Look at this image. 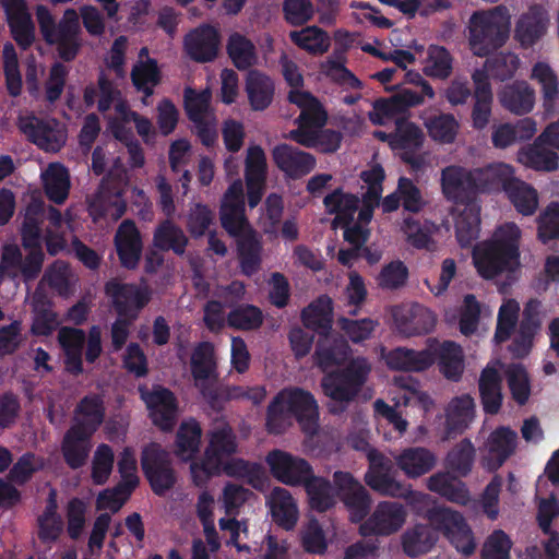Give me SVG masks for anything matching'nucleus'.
Here are the masks:
<instances>
[{
  "mask_svg": "<svg viewBox=\"0 0 559 559\" xmlns=\"http://www.w3.org/2000/svg\"><path fill=\"white\" fill-rule=\"evenodd\" d=\"M518 445V433L509 427H498L483 447L480 464L487 471L498 469L514 452Z\"/></svg>",
  "mask_w": 559,
  "mask_h": 559,
  "instance_id": "aec40b11",
  "label": "nucleus"
},
{
  "mask_svg": "<svg viewBox=\"0 0 559 559\" xmlns=\"http://www.w3.org/2000/svg\"><path fill=\"white\" fill-rule=\"evenodd\" d=\"M84 340L82 330L64 326L58 333V341L67 356V368L75 373L82 371L81 356Z\"/></svg>",
  "mask_w": 559,
  "mask_h": 559,
  "instance_id": "4d7b16f0",
  "label": "nucleus"
},
{
  "mask_svg": "<svg viewBox=\"0 0 559 559\" xmlns=\"http://www.w3.org/2000/svg\"><path fill=\"white\" fill-rule=\"evenodd\" d=\"M3 7L5 8L14 39L26 48L34 39V25L27 12L25 1L10 0Z\"/></svg>",
  "mask_w": 559,
  "mask_h": 559,
  "instance_id": "f704fd0d",
  "label": "nucleus"
},
{
  "mask_svg": "<svg viewBox=\"0 0 559 559\" xmlns=\"http://www.w3.org/2000/svg\"><path fill=\"white\" fill-rule=\"evenodd\" d=\"M396 466L408 478H418L435 468L438 459L424 447L406 448L394 456Z\"/></svg>",
  "mask_w": 559,
  "mask_h": 559,
  "instance_id": "bb28decb",
  "label": "nucleus"
},
{
  "mask_svg": "<svg viewBox=\"0 0 559 559\" xmlns=\"http://www.w3.org/2000/svg\"><path fill=\"white\" fill-rule=\"evenodd\" d=\"M475 401L469 394L452 397L444 406V427L440 433L442 441H449L463 433L474 421Z\"/></svg>",
  "mask_w": 559,
  "mask_h": 559,
  "instance_id": "412c9836",
  "label": "nucleus"
},
{
  "mask_svg": "<svg viewBox=\"0 0 559 559\" xmlns=\"http://www.w3.org/2000/svg\"><path fill=\"white\" fill-rule=\"evenodd\" d=\"M106 293L121 317L134 319L151 298L150 290L144 286L123 284L111 280L106 284Z\"/></svg>",
  "mask_w": 559,
  "mask_h": 559,
  "instance_id": "4be33fe9",
  "label": "nucleus"
},
{
  "mask_svg": "<svg viewBox=\"0 0 559 559\" xmlns=\"http://www.w3.org/2000/svg\"><path fill=\"white\" fill-rule=\"evenodd\" d=\"M41 179L49 200L57 204L63 203L70 189V178L67 169L59 163H52L41 174Z\"/></svg>",
  "mask_w": 559,
  "mask_h": 559,
  "instance_id": "5fc2aeb1",
  "label": "nucleus"
},
{
  "mask_svg": "<svg viewBox=\"0 0 559 559\" xmlns=\"http://www.w3.org/2000/svg\"><path fill=\"white\" fill-rule=\"evenodd\" d=\"M333 483L340 499L349 513L350 521L358 523L366 520L371 506L368 490L348 472H335Z\"/></svg>",
  "mask_w": 559,
  "mask_h": 559,
  "instance_id": "4468645a",
  "label": "nucleus"
},
{
  "mask_svg": "<svg viewBox=\"0 0 559 559\" xmlns=\"http://www.w3.org/2000/svg\"><path fill=\"white\" fill-rule=\"evenodd\" d=\"M369 469L365 475L366 484L374 491L389 497H405L408 487L392 475V462L376 450L368 451Z\"/></svg>",
  "mask_w": 559,
  "mask_h": 559,
  "instance_id": "f3484780",
  "label": "nucleus"
},
{
  "mask_svg": "<svg viewBox=\"0 0 559 559\" xmlns=\"http://www.w3.org/2000/svg\"><path fill=\"white\" fill-rule=\"evenodd\" d=\"M392 385L400 391L401 395L395 396V406H408L416 404L425 412H429L435 403L430 395L420 390L419 382L411 376H396L392 379Z\"/></svg>",
  "mask_w": 559,
  "mask_h": 559,
  "instance_id": "79ce46f5",
  "label": "nucleus"
},
{
  "mask_svg": "<svg viewBox=\"0 0 559 559\" xmlns=\"http://www.w3.org/2000/svg\"><path fill=\"white\" fill-rule=\"evenodd\" d=\"M508 197L516 211L523 215H532L538 206L537 191L524 181H510L506 188Z\"/></svg>",
  "mask_w": 559,
  "mask_h": 559,
  "instance_id": "69168bd1",
  "label": "nucleus"
},
{
  "mask_svg": "<svg viewBox=\"0 0 559 559\" xmlns=\"http://www.w3.org/2000/svg\"><path fill=\"white\" fill-rule=\"evenodd\" d=\"M45 217L44 202L33 199L25 209L21 234L24 248L40 247L41 224Z\"/></svg>",
  "mask_w": 559,
  "mask_h": 559,
  "instance_id": "de8ad7c7",
  "label": "nucleus"
},
{
  "mask_svg": "<svg viewBox=\"0 0 559 559\" xmlns=\"http://www.w3.org/2000/svg\"><path fill=\"white\" fill-rule=\"evenodd\" d=\"M202 430L199 424L193 420L183 421L176 435L174 453L183 462L195 461L200 451Z\"/></svg>",
  "mask_w": 559,
  "mask_h": 559,
  "instance_id": "a19ab883",
  "label": "nucleus"
},
{
  "mask_svg": "<svg viewBox=\"0 0 559 559\" xmlns=\"http://www.w3.org/2000/svg\"><path fill=\"white\" fill-rule=\"evenodd\" d=\"M361 179L368 185V190L358 212L359 223L347 226L344 231L345 240L355 248H360L368 239V230L362 227V224H368L371 221L373 209L379 205L383 191L381 183L384 179V171L381 166L376 165L362 171Z\"/></svg>",
  "mask_w": 559,
  "mask_h": 559,
  "instance_id": "9d476101",
  "label": "nucleus"
},
{
  "mask_svg": "<svg viewBox=\"0 0 559 559\" xmlns=\"http://www.w3.org/2000/svg\"><path fill=\"white\" fill-rule=\"evenodd\" d=\"M439 357L440 368L445 378L450 380H459L463 370V352L461 347L451 341L440 343L438 341L435 349V358Z\"/></svg>",
  "mask_w": 559,
  "mask_h": 559,
  "instance_id": "13d9d810",
  "label": "nucleus"
},
{
  "mask_svg": "<svg viewBox=\"0 0 559 559\" xmlns=\"http://www.w3.org/2000/svg\"><path fill=\"white\" fill-rule=\"evenodd\" d=\"M131 79L138 91L144 93L145 98L153 94V90L160 82V72L155 59L138 60L131 71Z\"/></svg>",
  "mask_w": 559,
  "mask_h": 559,
  "instance_id": "338daca9",
  "label": "nucleus"
},
{
  "mask_svg": "<svg viewBox=\"0 0 559 559\" xmlns=\"http://www.w3.org/2000/svg\"><path fill=\"white\" fill-rule=\"evenodd\" d=\"M153 243L160 250H173L177 254H182L188 238L179 226L166 219L155 228Z\"/></svg>",
  "mask_w": 559,
  "mask_h": 559,
  "instance_id": "052dcab7",
  "label": "nucleus"
},
{
  "mask_svg": "<svg viewBox=\"0 0 559 559\" xmlns=\"http://www.w3.org/2000/svg\"><path fill=\"white\" fill-rule=\"evenodd\" d=\"M214 347L210 343H202L194 348L191 356V371L195 385L204 396L212 394L214 382Z\"/></svg>",
  "mask_w": 559,
  "mask_h": 559,
  "instance_id": "cd10ccee",
  "label": "nucleus"
},
{
  "mask_svg": "<svg viewBox=\"0 0 559 559\" xmlns=\"http://www.w3.org/2000/svg\"><path fill=\"white\" fill-rule=\"evenodd\" d=\"M431 525L441 531L457 551L469 555L475 549L472 531L463 516L449 508H436L428 512Z\"/></svg>",
  "mask_w": 559,
  "mask_h": 559,
  "instance_id": "f8f14e48",
  "label": "nucleus"
},
{
  "mask_svg": "<svg viewBox=\"0 0 559 559\" xmlns=\"http://www.w3.org/2000/svg\"><path fill=\"white\" fill-rule=\"evenodd\" d=\"M221 222L225 230L238 238V250L242 272L251 275L261 263V242L245 216L243 186L235 180L224 194L221 204Z\"/></svg>",
  "mask_w": 559,
  "mask_h": 559,
  "instance_id": "f257e3e1",
  "label": "nucleus"
},
{
  "mask_svg": "<svg viewBox=\"0 0 559 559\" xmlns=\"http://www.w3.org/2000/svg\"><path fill=\"white\" fill-rule=\"evenodd\" d=\"M227 51L233 63L245 70L257 63L258 56L252 41L239 33H234L227 41Z\"/></svg>",
  "mask_w": 559,
  "mask_h": 559,
  "instance_id": "774afa93",
  "label": "nucleus"
},
{
  "mask_svg": "<svg viewBox=\"0 0 559 559\" xmlns=\"http://www.w3.org/2000/svg\"><path fill=\"white\" fill-rule=\"evenodd\" d=\"M115 245L121 264L128 269H134L142 253V240L140 231L132 221H123L117 229Z\"/></svg>",
  "mask_w": 559,
  "mask_h": 559,
  "instance_id": "a878e982",
  "label": "nucleus"
},
{
  "mask_svg": "<svg viewBox=\"0 0 559 559\" xmlns=\"http://www.w3.org/2000/svg\"><path fill=\"white\" fill-rule=\"evenodd\" d=\"M267 503L273 520L284 527L292 530L298 522L299 510L292 493L282 487H275L267 497Z\"/></svg>",
  "mask_w": 559,
  "mask_h": 559,
  "instance_id": "473e14b6",
  "label": "nucleus"
},
{
  "mask_svg": "<svg viewBox=\"0 0 559 559\" xmlns=\"http://www.w3.org/2000/svg\"><path fill=\"white\" fill-rule=\"evenodd\" d=\"M214 497L210 495L207 491H202L198 497L195 503V511L199 520L203 525L204 535L212 551H216L221 546L219 538L214 524Z\"/></svg>",
  "mask_w": 559,
  "mask_h": 559,
  "instance_id": "0e129e2a",
  "label": "nucleus"
},
{
  "mask_svg": "<svg viewBox=\"0 0 559 559\" xmlns=\"http://www.w3.org/2000/svg\"><path fill=\"white\" fill-rule=\"evenodd\" d=\"M512 177L513 168L504 163H493L472 170L475 191L495 189L500 186L507 188L508 183L512 181Z\"/></svg>",
  "mask_w": 559,
  "mask_h": 559,
  "instance_id": "a18cd8bd",
  "label": "nucleus"
},
{
  "mask_svg": "<svg viewBox=\"0 0 559 559\" xmlns=\"http://www.w3.org/2000/svg\"><path fill=\"white\" fill-rule=\"evenodd\" d=\"M276 166L292 178H300L316 167V158L307 152L288 144H280L272 151Z\"/></svg>",
  "mask_w": 559,
  "mask_h": 559,
  "instance_id": "b1692460",
  "label": "nucleus"
},
{
  "mask_svg": "<svg viewBox=\"0 0 559 559\" xmlns=\"http://www.w3.org/2000/svg\"><path fill=\"white\" fill-rule=\"evenodd\" d=\"M437 542V534L431 527L423 524L415 525L402 535L404 552L409 557H418L432 549Z\"/></svg>",
  "mask_w": 559,
  "mask_h": 559,
  "instance_id": "864d4df0",
  "label": "nucleus"
},
{
  "mask_svg": "<svg viewBox=\"0 0 559 559\" xmlns=\"http://www.w3.org/2000/svg\"><path fill=\"white\" fill-rule=\"evenodd\" d=\"M429 138L439 144H452L460 132V122L454 115L425 109L419 115Z\"/></svg>",
  "mask_w": 559,
  "mask_h": 559,
  "instance_id": "393cba45",
  "label": "nucleus"
},
{
  "mask_svg": "<svg viewBox=\"0 0 559 559\" xmlns=\"http://www.w3.org/2000/svg\"><path fill=\"white\" fill-rule=\"evenodd\" d=\"M17 127L29 141L46 152H58L67 141L66 128L56 119L20 116Z\"/></svg>",
  "mask_w": 559,
  "mask_h": 559,
  "instance_id": "9b49d317",
  "label": "nucleus"
},
{
  "mask_svg": "<svg viewBox=\"0 0 559 559\" xmlns=\"http://www.w3.org/2000/svg\"><path fill=\"white\" fill-rule=\"evenodd\" d=\"M531 79L540 86L544 106L550 110L559 95V83L555 71L548 63L540 61L533 66Z\"/></svg>",
  "mask_w": 559,
  "mask_h": 559,
  "instance_id": "e2e57ef3",
  "label": "nucleus"
},
{
  "mask_svg": "<svg viewBox=\"0 0 559 559\" xmlns=\"http://www.w3.org/2000/svg\"><path fill=\"white\" fill-rule=\"evenodd\" d=\"M392 317L396 330L405 336L429 333L437 323L436 314L418 304L396 306L392 309Z\"/></svg>",
  "mask_w": 559,
  "mask_h": 559,
  "instance_id": "6ab92c4d",
  "label": "nucleus"
},
{
  "mask_svg": "<svg viewBox=\"0 0 559 559\" xmlns=\"http://www.w3.org/2000/svg\"><path fill=\"white\" fill-rule=\"evenodd\" d=\"M91 436L72 427L66 433L62 442V454L71 468L75 469L85 464L90 453L88 440Z\"/></svg>",
  "mask_w": 559,
  "mask_h": 559,
  "instance_id": "09e8293b",
  "label": "nucleus"
},
{
  "mask_svg": "<svg viewBox=\"0 0 559 559\" xmlns=\"http://www.w3.org/2000/svg\"><path fill=\"white\" fill-rule=\"evenodd\" d=\"M475 84V104L472 110V121L475 129L486 128L491 115L492 93L487 74L475 71L472 75Z\"/></svg>",
  "mask_w": 559,
  "mask_h": 559,
  "instance_id": "4c0bfd02",
  "label": "nucleus"
},
{
  "mask_svg": "<svg viewBox=\"0 0 559 559\" xmlns=\"http://www.w3.org/2000/svg\"><path fill=\"white\" fill-rule=\"evenodd\" d=\"M516 159L523 166L538 171H554L559 164L557 153L547 147L538 138L532 145L521 148Z\"/></svg>",
  "mask_w": 559,
  "mask_h": 559,
  "instance_id": "58836bf2",
  "label": "nucleus"
},
{
  "mask_svg": "<svg viewBox=\"0 0 559 559\" xmlns=\"http://www.w3.org/2000/svg\"><path fill=\"white\" fill-rule=\"evenodd\" d=\"M36 16L45 39L49 44H56L60 57L70 61L74 59L80 47L79 35L81 32L79 14L73 9H67L58 24L44 5H38Z\"/></svg>",
  "mask_w": 559,
  "mask_h": 559,
  "instance_id": "0eeeda50",
  "label": "nucleus"
},
{
  "mask_svg": "<svg viewBox=\"0 0 559 559\" xmlns=\"http://www.w3.org/2000/svg\"><path fill=\"white\" fill-rule=\"evenodd\" d=\"M296 418L302 431L312 437L319 429V406L314 396L301 388L282 390L267 408L266 428L280 435L293 425Z\"/></svg>",
  "mask_w": 559,
  "mask_h": 559,
  "instance_id": "f03ea898",
  "label": "nucleus"
},
{
  "mask_svg": "<svg viewBox=\"0 0 559 559\" xmlns=\"http://www.w3.org/2000/svg\"><path fill=\"white\" fill-rule=\"evenodd\" d=\"M104 419L103 401L97 395L85 396L78 405L72 428L93 435Z\"/></svg>",
  "mask_w": 559,
  "mask_h": 559,
  "instance_id": "c03bdc74",
  "label": "nucleus"
},
{
  "mask_svg": "<svg viewBox=\"0 0 559 559\" xmlns=\"http://www.w3.org/2000/svg\"><path fill=\"white\" fill-rule=\"evenodd\" d=\"M236 436L225 421H217L209 432V443L204 454L190 464V475L195 486H204L213 476L219 474L222 461L236 453Z\"/></svg>",
  "mask_w": 559,
  "mask_h": 559,
  "instance_id": "423d86ee",
  "label": "nucleus"
},
{
  "mask_svg": "<svg viewBox=\"0 0 559 559\" xmlns=\"http://www.w3.org/2000/svg\"><path fill=\"white\" fill-rule=\"evenodd\" d=\"M547 24L548 16L544 7L538 4L532 5L519 19L514 36L523 47H530L545 34Z\"/></svg>",
  "mask_w": 559,
  "mask_h": 559,
  "instance_id": "c756f323",
  "label": "nucleus"
},
{
  "mask_svg": "<svg viewBox=\"0 0 559 559\" xmlns=\"http://www.w3.org/2000/svg\"><path fill=\"white\" fill-rule=\"evenodd\" d=\"M406 508L396 501H380L369 516L360 524L362 536H390L397 533L406 523Z\"/></svg>",
  "mask_w": 559,
  "mask_h": 559,
  "instance_id": "ddd939ff",
  "label": "nucleus"
},
{
  "mask_svg": "<svg viewBox=\"0 0 559 559\" xmlns=\"http://www.w3.org/2000/svg\"><path fill=\"white\" fill-rule=\"evenodd\" d=\"M126 201L120 190L109 191L104 186L90 203V213L94 221L100 217H107L115 222L119 219L126 211Z\"/></svg>",
  "mask_w": 559,
  "mask_h": 559,
  "instance_id": "37998d69",
  "label": "nucleus"
},
{
  "mask_svg": "<svg viewBox=\"0 0 559 559\" xmlns=\"http://www.w3.org/2000/svg\"><path fill=\"white\" fill-rule=\"evenodd\" d=\"M370 371L367 359H353L343 371L329 372L322 378V391L333 403L347 404L357 395Z\"/></svg>",
  "mask_w": 559,
  "mask_h": 559,
  "instance_id": "6e6552de",
  "label": "nucleus"
},
{
  "mask_svg": "<svg viewBox=\"0 0 559 559\" xmlns=\"http://www.w3.org/2000/svg\"><path fill=\"white\" fill-rule=\"evenodd\" d=\"M142 397L150 409V416L162 430H170L177 418V405L174 394L164 388H154L151 392H142Z\"/></svg>",
  "mask_w": 559,
  "mask_h": 559,
  "instance_id": "5701e85b",
  "label": "nucleus"
},
{
  "mask_svg": "<svg viewBox=\"0 0 559 559\" xmlns=\"http://www.w3.org/2000/svg\"><path fill=\"white\" fill-rule=\"evenodd\" d=\"M520 229L507 223L496 229L491 239L479 243L473 251L475 266L484 278L512 272L519 266Z\"/></svg>",
  "mask_w": 559,
  "mask_h": 559,
  "instance_id": "20e7f679",
  "label": "nucleus"
},
{
  "mask_svg": "<svg viewBox=\"0 0 559 559\" xmlns=\"http://www.w3.org/2000/svg\"><path fill=\"white\" fill-rule=\"evenodd\" d=\"M188 55L195 61L213 60L218 50V34L212 26L205 25L190 32L185 39Z\"/></svg>",
  "mask_w": 559,
  "mask_h": 559,
  "instance_id": "c85d7f7f",
  "label": "nucleus"
},
{
  "mask_svg": "<svg viewBox=\"0 0 559 559\" xmlns=\"http://www.w3.org/2000/svg\"><path fill=\"white\" fill-rule=\"evenodd\" d=\"M308 496V502L312 510L325 512L333 508L337 502V490L335 486L320 476L313 475L304 483Z\"/></svg>",
  "mask_w": 559,
  "mask_h": 559,
  "instance_id": "ea45409f",
  "label": "nucleus"
},
{
  "mask_svg": "<svg viewBox=\"0 0 559 559\" xmlns=\"http://www.w3.org/2000/svg\"><path fill=\"white\" fill-rule=\"evenodd\" d=\"M25 258L16 245H5L2 248L0 272L11 277L23 276L25 281L35 278L44 263L41 248L28 247Z\"/></svg>",
  "mask_w": 559,
  "mask_h": 559,
  "instance_id": "2eb2a0df",
  "label": "nucleus"
},
{
  "mask_svg": "<svg viewBox=\"0 0 559 559\" xmlns=\"http://www.w3.org/2000/svg\"><path fill=\"white\" fill-rule=\"evenodd\" d=\"M441 187L447 199L463 202L475 191L472 170L457 165L445 167L441 171Z\"/></svg>",
  "mask_w": 559,
  "mask_h": 559,
  "instance_id": "2f4dec72",
  "label": "nucleus"
},
{
  "mask_svg": "<svg viewBox=\"0 0 559 559\" xmlns=\"http://www.w3.org/2000/svg\"><path fill=\"white\" fill-rule=\"evenodd\" d=\"M246 93L252 110L260 111L266 109L274 97V82L266 74L252 70L246 79Z\"/></svg>",
  "mask_w": 559,
  "mask_h": 559,
  "instance_id": "c9c22d12",
  "label": "nucleus"
},
{
  "mask_svg": "<svg viewBox=\"0 0 559 559\" xmlns=\"http://www.w3.org/2000/svg\"><path fill=\"white\" fill-rule=\"evenodd\" d=\"M323 203L329 213L335 214L332 225L336 227L337 224L348 225L358 211L359 200L354 194L335 190L324 198Z\"/></svg>",
  "mask_w": 559,
  "mask_h": 559,
  "instance_id": "603ef678",
  "label": "nucleus"
},
{
  "mask_svg": "<svg viewBox=\"0 0 559 559\" xmlns=\"http://www.w3.org/2000/svg\"><path fill=\"white\" fill-rule=\"evenodd\" d=\"M37 534L43 543L56 542L63 531V522L57 513L56 491L50 490L44 512L37 519Z\"/></svg>",
  "mask_w": 559,
  "mask_h": 559,
  "instance_id": "3c124183",
  "label": "nucleus"
},
{
  "mask_svg": "<svg viewBox=\"0 0 559 559\" xmlns=\"http://www.w3.org/2000/svg\"><path fill=\"white\" fill-rule=\"evenodd\" d=\"M453 70V57L442 46L430 45L423 61V72L432 79L445 80Z\"/></svg>",
  "mask_w": 559,
  "mask_h": 559,
  "instance_id": "6e6d98bb",
  "label": "nucleus"
},
{
  "mask_svg": "<svg viewBox=\"0 0 559 559\" xmlns=\"http://www.w3.org/2000/svg\"><path fill=\"white\" fill-rule=\"evenodd\" d=\"M289 38L301 49L313 55L326 52L331 45L330 36L317 26H307L289 33Z\"/></svg>",
  "mask_w": 559,
  "mask_h": 559,
  "instance_id": "680f3d73",
  "label": "nucleus"
},
{
  "mask_svg": "<svg viewBox=\"0 0 559 559\" xmlns=\"http://www.w3.org/2000/svg\"><path fill=\"white\" fill-rule=\"evenodd\" d=\"M468 44L474 55L485 57L506 44L510 14L503 7L475 12L468 21Z\"/></svg>",
  "mask_w": 559,
  "mask_h": 559,
  "instance_id": "39448f33",
  "label": "nucleus"
},
{
  "mask_svg": "<svg viewBox=\"0 0 559 559\" xmlns=\"http://www.w3.org/2000/svg\"><path fill=\"white\" fill-rule=\"evenodd\" d=\"M78 281V275L69 264L58 260L45 271L39 284L46 283L58 295L67 297L73 294Z\"/></svg>",
  "mask_w": 559,
  "mask_h": 559,
  "instance_id": "8fccbe9b",
  "label": "nucleus"
},
{
  "mask_svg": "<svg viewBox=\"0 0 559 559\" xmlns=\"http://www.w3.org/2000/svg\"><path fill=\"white\" fill-rule=\"evenodd\" d=\"M498 98L502 107L514 115H525L533 110L536 100L535 90L525 81L506 85Z\"/></svg>",
  "mask_w": 559,
  "mask_h": 559,
  "instance_id": "7c9ffc66",
  "label": "nucleus"
},
{
  "mask_svg": "<svg viewBox=\"0 0 559 559\" xmlns=\"http://www.w3.org/2000/svg\"><path fill=\"white\" fill-rule=\"evenodd\" d=\"M455 231L462 247L469 246L479 235L480 206L475 201L456 206Z\"/></svg>",
  "mask_w": 559,
  "mask_h": 559,
  "instance_id": "e433bc0d",
  "label": "nucleus"
},
{
  "mask_svg": "<svg viewBox=\"0 0 559 559\" xmlns=\"http://www.w3.org/2000/svg\"><path fill=\"white\" fill-rule=\"evenodd\" d=\"M141 466L152 490L158 496L171 490L178 480L170 453L158 443H150L142 450Z\"/></svg>",
  "mask_w": 559,
  "mask_h": 559,
  "instance_id": "1a4fd4ad",
  "label": "nucleus"
},
{
  "mask_svg": "<svg viewBox=\"0 0 559 559\" xmlns=\"http://www.w3.org/2000/svg\"><path fill=\"white\" fill-rule=\"evenodd\" d=\"M479 391L484 405V409L487 413H498L501 401V380L497 369L487 367L481 372L479 379Z\"/></svg>",
  "mask_w": 559,
  "mask_h": 559,
  "instance_id": "bf43d9fd",
  "label": "nucleus"
},
{
  "mask_svg": "<svg viewBox=\"0 0 559 559\" xmlns=\"http://www.w3.org/2000/svg\"><path fill=\"white\" fill-rule=\"evenodd\" d=\"M100 98L98 100V109L100 111H107L110 107H114L115 116L110 117L112 120V128L116 138H119V123H127L132 121V115L136 112L130 110L129 106L124 100L120 98V93L112 86V84L104 78L99 79Z\"/></svg>",
  "mask_w": 559,
  "mask_h": 559,
  "instance_id": "72a5a7b5",
  "label": "nucleus"
},
{
  "mask_svg": "<svg viewBox=\"0 0 559 559\" xmlns=\"http://www.w3.org/2000/svg\"><path fill=\"white\" fill-rule=\"evenodd\" d=\"M438 340L429 338L427 347L415 350L406 347H396L388 353L382 352L385 365L392 370L419 372L428 369L435 362V349Z\"/></svg>",
  "mask_w": 559,
  "mask_h": 559,
  "instance_id": "a211bd4d",
  "label": "nucleus"
},
{
  "mask_svg": "<svg viewBox=\"0 0 559 559\" xmlns=\"http://www.w3.org/2000/svg\"><path fill=\"white\" fill-rule=\"evenodd\" d=\"M290 103L300 109L297 118L298 128L288 133V138L302 146L318 148L323 153L335 152L342 136L338 132L323 129L326 122V112L313 95L294 93Z\"/></svg>",
  "mask_w": 559,
  "mask_h": 559,
  "instance_id": "7ed1b4c3",
  "label": "nucleus"
},
{
  "mask_svg": "<svg viewBox=\"0 0 559 559\" xmlns=\"http://www.w3.org/2000/svg\"><path fill=\"white\" fill-rule=\"evenodd\" d=\"M427 488L459 504H466L469 501V493L464 483L449 473L439 472L431 475L427 479Z\"/></svg>",
  "mask_w": 559,
  "mask_h": 559,
  "instance_id": "49530a36",
  "label": "nucleus"
},
{
  "mask_svg": "<svg viewBox=\"0 0 559 559\" xmlns=\"http://www.w3.org/2000/svg\"><path fill=\"white\" fill-rule=\"evenodd\" d=\"M265 461L273 477L288 486L304 485L312 473L305 459L283 450L271 451Z\"/></svg>",
  "mask_w": 559,
  "mask_h": 559,
  "instance_id": "dca6fc26",
  "label": "nucleus"
}]
</instances>
